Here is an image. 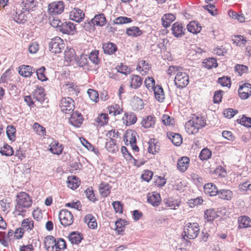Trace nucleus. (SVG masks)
I'll return each mask as SVG.
<instances>
[{
    "label": "nucleus",
    "mask_w": 251,
    "mask_h": 251,
    "mask_svg": "<svg viewBox=\"0 0 251 251\" xmlns=\"http://www.w3.org/2000/svg\"><path fill=\"white\" fill-rule=\"evenodd\" d=\"M17 204L16 210L19 212H24L23 208L31 206L32 200L29 195L25 192H20L16 196Z\"/></svg>",
    "instance_id": "obj_1"
},
{
    "label": "nucleus",
    "mask_w": 251,
    "mask_h": 251,
    "mask_svg": "<svg viewBox=\"0 0 251 251\" xmlns=\"http://www.w3.org/2000/svg\"><path fill=\"white\" fill-rule=\"evenodd\" d=\"M174 81L176 86L177 88H183L187 86L189 83V76L183 71L182 68L181 71L176 73Z\"/></svg>",
    "instance_id": "obj_2"
},
{
    "label": "nucleus",
    "mask_w": 251,
    "mask_h": 251,
    "mask_svg": "<svg viewBox=\"0 0 251 251\" xmlns=\"http://www.w3.org/2000/svg\"><path fill=\"white\" fill-rule=\"evenodd\" d=\"M60 107L62 112L69 114L74 110V101L70 97L62 98L60 103Z\"/></svg>",
    "instance_id": "obj_3"
},
{
    "label": "nucleus",
    "mask_w": 251,
    "mask_h": 251,
    "mask_svg": "<svg viewBox=\"0 0 251 251\" xmlns=\"http://www.w3.org/2000/svg\"><path fill=\"white\" fill-rule=\"evenodd\" d=\"M199 225L197 223H188L184 229L185 235L189 239H195L200 232Z\"/></svg>",
    "instance_id": "obj_4"
},
{
    "label": "nucleus",
    "mask_w": 251,
    "mask_h": 251,
    "mask_svg": "<svg viewBox=\"0 0 251 251\" xmlns=\"http://www.w3.org/2000/svg\"><path fill=\"white\" fill-rule=\"evenodd\" d=\"M59 219L61 224L65 227L70 226L74 221L73 214L67 209H62L59 212Z\"/></svg>",
    "instance_id": "obj_5"
},
{
    "label": "nucleus",
    "mask_w": 251,
    "mask_h": 251,
    "mask_svg": "<svg viewBox=\"0 0 251 251\" xmlns=\"http://www.w3.org/2000/svg\"><path fill=\"white\" fill-rule=\"evenodd\" d=\"M64 48L63 40L59 37H55L51 39L49 43L50 50L54 53H58L61 52Z\"/></svg>",
    "instance_id": "obj_6"
},
{
    "label": "nucleus",
    "mask_w": 251,
    "mask_h": 251,
    "mask_svg": "<svg viewBox=\"0 0 251 251\" xmlns=\"http://www.w3.org/2000/svg\"><path fill=\"white\" fill-rule=\"evenodd\" d=\"M64 10V4L62 1H56L48 5V11L50 15H59Z\"/></svg>",
    "instance_id": "obj_7"
},
{
    "label": "nucleus",
    "mask_w": 251,
    "mask_h": 251,
    "mask_svg": "<svg viewBox=\"0 0 251 251\" xmlns=\"http://www.w3.org/2000/svg\"><path fill=\"white\" fill-rule=\"evenodd\" d=\"M238 95L242 100H246L251 95V84L249 83H239V87L238 90Z\"/></svg>",
    "instance_id": "obj_8"
},
{
    "label": "nucleus",
    "mask_w": 251,
    "mask_h": 251,
    "mask_svg": "<svg viewBox=\"0 0 251 251\" xmlns=\"http://www.w3.org/2000/svg\"><path fill=\"white\" fill-rule=\"evenodd\" d=\"M147 201L152 206H158L161 201L160 195L156 192L149 193L147 195Z\"/></svg>",
    "instance_id": "obj_9"
},
{
    "label": "nucleus",
    "mask_w": 251,
    "mask_h": 251,
    "mask_svg": "<svg viewBox=\"0 0 251 251\" xmlns=\"http://www.w3.org/2000/svg\"><path fill=\"white\" fill-rule=\"evenodd\" d=\"M83 120L82 115L77 112H73L69 118L70 123L75 126L78 127L82 124Z\"/></svg>",
    "instance_id": "obj_10"
},
{
    "label": "nucleus",
    "mask_w": 251,
    "mask_h": 251,
    "mask_svg": "<svg viewBox=\"0 0 251 251\" xmlns=\"http://www.w3.org/2000/svg\"><path fill=\"white\" fill-rule=\"evenodd\" d=\"M172 34L176 37H180L184 34L185 28L181 23L176 22L172 27Z\"/></svg>",
    "instance_id": "obj_11"
},
{
    "label": "nucleus",
    "mask_w": 251,
    "mask_h": 251,
    "mask_svg": "<svg viewBox=\"0 0 251 251\" xmlns=\"http://www.w3.org/2000/svg\"><path fill=\"white\" fill-rule=\"evenodd\" d=\"M70 18L76 22H80L84 18L83 11L78 8H74L70 13Z\"/></svg>",
    "instance_id": "obj_12"
},
{
    "label": "nucleus",
    "mask_w": 251,
    "mask_h": 251,
    "mask_svg": "<svg viewBox=\"0 0 251 251\" xmlns=\"http://www.w3.org/2000/svg\"><path fill=\"white\" fill-rule=\"evenodd\" d=\"M75 25L71 22L62 23L59 30L63 33L70 34L75 30Z\"/></svg>",
    "instance_id": "obj_13"
},
{
    "label": "nucleus",
    "mask_w": 251,
    "mask_h": 251,
    "mask_svg": "<svg viewBox=\"0 0 251 251\" xmlns=\"http://www.w3.org/2000/svg\"><path fill=\"white\" fill-rule=\"evenodd\" d=\"M136 132L135 131L132 130L126 131L124 137V141L126 145L128 146L133 143H136Z\"/></svg>",
    "instance_id": "obj_14"
},
{
    "label": "nucleus",
    "mask_w": 251,
    "mask_h": 251,
    "mask_svg": "<svg viewBox=\"0 0 251 251\" xmlns=\"http://www.w3.org/2000/svg\"><path fill=\"white\" fill-rule=\"evenodd\" d=\"M68 238L72 244L78 245L83 239L82 234L77 231L71 232Z\"/></svg>",
    "instance_id": "obj_15"
},
{
    "label": "nucleus",
    "mask_w": 251,
    "mask_h": 251,
    "mask_svg": "<svg viewBox=\"0 0 251 251\" xmlns=\"http://www.w3.org/2000/svg\"><path fill=\"white\" fill-rule=\"evenodd\" d=\"M189 162L190 160L188 157L186 156L182 157L177 161V167L178 170L181 172H185L189 166Z\"/></svg>",
    "instance_id": "obj_16"
},
{
    "label": "nucleus",
    "mask_w": 251,
    "mask_h": 251,
    "mask_svg": "<svg viewBox=\"0 0 251 251\" xmlns=\"http://www.w3.org/2000/svg\"><path fill=\"white\" fill-rule=\"evenodd\" d=\"M94 25L102 26L106 24V18L103 13L96 15L91 21Z\"/></svg>",
    "instance_id": "obj_17"
},
{
    "label": "nucleus",
    "mask_w": 251,
    "mask_h": 251,
    "mask_svg": "<svg viewBox=\"0 0 251 251\" xmlns=\"http://www.w3.org/2000/svg\"><path fill=\"white\" fill-rule=\"evenodd\" d=\"M63 149L61 144L57 141H53L50 143L49 150L53 154L59 155L62 153Z\"/></svg>",
    "instance_id": "obj_18"
},
{
    "label": "nucleus",
    "mask_w": 251,
    "mask_h": 251,
    "mask_svg": "<svg viewBox=\"0 0 251 251\" xmlns=\"http://www.w3.org/2000/svg\"><path fill=\"white\" fill-rule=\"evenodd\" d=\"M35 69L30 66L22 65L19 67V74L25 77H29L35 72Z\"/></svg>",
    "instance_id": "obj_19"
},
{
    "label": "nucleus",
    "mask_w": 251,
    "mask_h": 251,
    "mask_svg": "<svg viewBox=\"0 0 251 251\" xmlns=\"http://www.w3.org/2000/svg\"><path fill=\"white\" fill-rule=\"evenodd\" d=\"M187 30L189 32L193 34H197L201 30V26L197 21H193L190 22L187 26Z\"/></svg>",
    "instance_id": "obj_20"
},
{
    "label": "nucleus",
    "mask_w": 251,
    "mask_h": 251,
    "mask_svg": "<svg viewBox=\"0 0 251 251\" xmlns=\"http://www.w3.org/2000/svg\"><path fill=\"white\" fill-rule=\"evenodd\" d=\"M43 87H38L33 92L34 98L40 103H42L45 100V92Z\"/></svg>",
    "instance_id": "obj_21"
},
{
    "label": "nucleus",
    "mask_w": 251,
    "mask_h": 251,
    "mask_svg": "<svg viewBox=\"0 0 251 251\" xmlns=\"http://www.w3.org/2000/svg\"><path fill=\"white\" fill-rule=\"evenodd\" d=\"M104 53L108 55H112L117 50L116 45L111 42L104 43L102 45Z\"/></svg>",
    "instance_id": "obj_22"
},
{
    "label": "nucleus",
    "mask_w": 251,
    "mask_h": 251,
    "mask_svg": "<svg viewBox=\"0 0 251 251\" xmlns=\"http://www.w3.org/2000/svg\"><path fill=\"white\" fill-rule=\"evenodd\" d=\"M194 121V120L191 119L185 124V129L189 134H195L199 131L198 127L195 126L196 124Z\"/></svg>",
    "instance_id": "obj_23"
},
{
    "label": "nucleus",
    "mask_w": 251,
    "mask_h": 251,
    "mask_svg": "<svg viewBox=\"0 0 251 251\" xmlns=\"http://www.w3.org/2000/svg\"><path fill=\"white\" fill-rule=\"evenodd\" d=\"M204 189L205 193L209 194L211 196H216L219 192L218 188L212 183L205 184Z\"/></svg>",
    "instance_id": "obj_24"
},
{
    "label": "nucleus",
    "mask_w": 251,
    "mask_h": 251,
    "mask_svg": "<svg viewBox=\"0 0 251 251\" xmlns=\"http://www.w3.org/2000/svg\"><path fill=\"white\" fill-rule=\"evenodd\" d=\"M238 228H246L251 226V220L250 218L246 216L239 217L238 219Z\"/></svg>",
    "instance_id": "obj_25"
},
{
    "label": "nucleus",
    "mask_w": 251,
    "mask_h": 251,
    "mask_svg": "<svg viewBox=\"0 0 251 251\" xmlns=\"http://www.w3.org/2000/svg\"><path fill=\"white\" fill-rule=\"evenodd\" d=\"M153 90L155 99L159 102H163L165 99V95L162 87L157 85Z\"/></svg>",
    "instance_id": "obj_26"
},
{
    "label": "nucleus",
    "mask_w": 251,
    "mask_h": 251,
    "mask_svg": "<svg viewBox=\"0 0 251 251\" xmlns=\"http://www.w3.org/2000/svg\"><path fill=\"white\" fill-rule=\"evenodd\" d=\"M84 221L86 223L88 227L92 229H95L97 227V223L95 218L91 214L86 215L84 218Z\"/></svg>",
    "instance_id": "obj_27"
},
{
    "label": "nucleus",
    "mask_w": 251,
    "mask_h": 251,
    "mask_svg": "<svg viewBox=\"0 0 251 251\" xmlns=\"http://www.w3.org/2000/svg\"><path fill=\"white\" fill-rule=\"evenodd\" d=\"M155 123V118L152 116H148L143 119L141 125L145 128H150L154 126Z\"/></svg>",
    "instance_id": "obj_28"
},
{
    "label": "nucleus",
    "mask_w": 251,
    "mask_h": 251,
    "mask_svg": "<svg viewBox=\"0 0 251 251\" xmlns=\"http://www.w3.org/2000/svg\"><path fill=\"white\" fill-rule=\"evenodd\" d=\"M106 150L111 153H115L118 151V148L116 144V141L112 138H110L109 141L105 143Z\"/></svg>",
    "instance_id": "obj_29"
},
{
    "label": "nucleus",
    "mask_w": 251,
    "mask_h": 251,
    "mask_svg": "<svg viewBox=\"0 0 251 251\" xmlns=\"http://www.w3.org/2000/svg\"><path fill=\"white\" fill-rule=\"evenodd\" d=\"M175 16L172 14H166L162 18L163 26L167 28L170 25L171 23L175 20Z\"/></svg>",
    "instance_id": "obj_30"
},
{
    "label": "nucleus",
    "mask_w": 251,
    "mask_h": 251,
    "mask_svg": "<svg viewBox=\"0 0 251 251\" xmlns=\"http://www.w3.org/2000/svg\"><path fill=\"white\" fill-rule=\"evenodd\" d=\"M67 183L69 188L75 189L79 186L80 181L78 180V178L76 176H72L68 177Z\"/></svg>",
    "instance_id": "obj_31"
},
{
    "label": "nucleus",
    "mask_w": 251,
    "mask_h": 251,
    "mask_svg": "<svg viewBox=\"0 0 251 251\" xmlns=\"http://www.w3.org/2000/svg\"><path fill=\"white\" fill-rule=\"evenodd\" d=\"M167 135L175 145L178 146L182 143V138L180 134L174 133H168Z\"/></svg>",
    "instance_id": "obj_32"
},
{
    "label": "nucleus",
    "mask_w": 251,
    "mask_h": 251,
    "mask_svg": "<svg viewBox=\"0 0 251 251\" xmlns=\"http://www.w3.org/2000/svg\"><path fill=\"white\" fill-rule=\"evenodd\" d=\"M12 18L16 22L19 24L24 23L26 21L25 13L21 10H16L15 14H13Z\"/></svg>",
    "instance_id": "obj_33"
},
{
    "label": "nucleus",
    "mask_w": 251,
    "mask_h": 251,
    "mask_svg": "<svg viewBox=\"0 0 251 251\" xmlns=\"http://www.w3.org/2000/svg\"><path fill=\"white\" fill-rule=\"evenodd\" d=\"M143 79L138 75H132L131 77L130 87L133 89L139 88L142 84Z\"/></svg>",
    "instance_id": "obj_34"
},
{
    "label": "nucleus",
    "mask_w": 251,
    "mask_h": 251,
    "mask_svg": "<svg viewBox=\"0 0 251 251\" xmlns=\"http://www.w3.org/2000/svg\"><path fill=\"white\" fill-rule=\"evenodd\" d=\"M202 66L208 69L216 68L218 66L217 60L213 57L205 59L202 62Z\"/></svg>",
    "instance_id": "obj_35"
},
{
    "label": "nucleus",
    "mask_w": 251,
    "mask_h": 251,
    "mask_svg": "<svg viewBox=\"0 0 251 251\" xmlns=\"http://www.w3.org/2000/svg\"><path fill=\"white\" fill-rule=\"evenodd\" d=\"M123 120L126 122L127 126L132 125L135 124L137 121V118L135 114L133 113H129V114H125Z\"/></svg>",
    "instance_id": "obj_36"
},
{
    "label": "nucleus",
    "mask_w": 251,
    "mask_h": 251,
    "mask_svg": "<svg viewBox=\"0 0 251 251\" xmlns=\"http://www.w3.org/2000/svg\"><path fill=\"white\" fill-rule=\"evenodd\" d=\"M111 187L106 183H101L99 186V191L103 197H107L110 193Z\"/></svg>",
    "instance_id": "obj_37"
},
{
    "label": "nucleus",
    "mask_w": 251,
    "mask_h": 251,
    "mask_svg": "<svg viewBox=\"0 0 251 251\" xmlns=\"http://www.w3.org/2000/svg\"><path fill=\"white\" fill-rule=\"evenodd\" d=\"M36 1L35 0H22L23 9L26 10H33L36 6Z\"/></svg>",
    "instance_id": "obj_38"
},
{
    "label": "nucleus",
    "mask_w": 251,
    "mask_h": 251,
    "mask_svg": "<svg viewBox=\"0 0 251 251\" xmlns=\"http://www.w3.org/2000/svg\"><path fill=\"white\" fill-rule=\"evenodd\" d=\"M217 216L216 211L213 209H208L204 211V219L208 222L213 221Z\"/></svg>",
    "instance_id": "obj_39"
},
{
    "label": "nucleus",
    "mask_w": 251,
    "mask_h": 251,
    "mask_svg": "<svg viewBox=\"0 0 251 251\" xmlns=\"http://www.w3.org/2000/svg\"><path fill=\"white\" fill-rule=\"evenodd\" d=\"M236 122L240 125L247 127H251V118L247 117L245 115L239 116Z\"/></svg>",
    "instance_id": "obj_40"
},
{
    "label": "nucleus",
    "mask_w": 251,
    "mask_h": 251,
    "mask_svg": "<svg viewBox=\"0 0 251 251\" xmlns=\"http://www.w3.org/2000/svg\"><path fill=\"white\" fill-rule=\"evenodd\" d=\"M75 53L73 49H67L64 52V57L66 61L71 62L75 60Z\"/></svg>",
    "instance_id": "obj_41"
},
{
    "label": "nucleus",
    "mask_w": 251,
    "mask_h": 251,
    "mask_svg": "<svg viewBox=\"0 0 251 251\" xmlns=\"http://www.w3.org/2000/svg\"><path fill=\"white\" fill-rule=\"evenodd\" d=\"M218 195L220 198L226 200H230L233 195L232 192L230 190L227 189L221 190Z\"/></svg>",
    "instance_id": "obj_42"
},
{
    "label": "nucleus",
    "mask_w": 251,
    "mask_h": 251,
    "mask_svg": "<svg viewBox=\"0 0 251 251\" xmlns=\"http://www.w3.org/2000/svg\"><path fill=\"white\" fill-rule=\"evenodd\" d=\"M126 33L128 36H137L140 35L142 33V32L139 27L137 26H132L126 29Z\"/></svg>",
    "instance_id": "obj_43"
},
{
    "label": "nucleus",
    "mask_w": 251,
    "mask_h": 251,
    "mask_svg": "<svg viewBox=\"0 0 251 251\" xmlns=\"http://www.w3.org/2000/svg\"><path fill=\"white\" fill-rule=\"evenodd\" d=\"M211 151L209 149L205 148L203 149L201 151L199 157L201 160H206L211 156Z\"/></svg>",
    "instance_id": "obj_44"
},
{
    "label": "nucleus",
    "mask_w": 251,
    "mask_h": 251,
    "mask_svg": "<svg viewBox=\"0 0 251 251\" xmlns=\"http://www.w3.org/2000/svg\"><path fill=\"white\" fill-rule=\"evenodd\" d=\"M44 245L48 250L50 246L53 248L55 245V239L52 236H47L44 240Z\"/></svg>",
    "instance_id": "obj_45"
},
{
    "label": "nucleus",
    "mask_w": 251,
    "mask_h": 251,
    "mask_svg": "<svg viewBox=\"0 0 251 251\" xmlns=\"http://www.w3.org/2000/svg\"><path fill=\"white\" fill-rule=\"evenodd\" d=\"M163 202L166 206L170 207L172 209L179 205V201L174 200L172 198H165L164 199Z\"/></svg>",
    "instance_id": "obj_46"
},
{
    "label": "nucleus",
    "mask_w": 251,
    "mask_h": 251,
    "mask_svg": "<svg viewBox=\"0 0 251 251\" xmlns=\"http://www.w3.org/2000/svg\"><path fill=\"white\" fill-rule=\"evenodd\" d=\"M0 152L3 155L11 156L13 153L12 148L7 144H4L2 148H1Z\"/></svg>",
    "instance_id": "obj_47"
},
{
    "label": "nucleus",
    "mask_w": 251,
    "mask_h": 251,
    "mask_svg": "<svg viewBox=\"0 0 251 251\" xmlns=\"http://www.w3.org/2000/svg\"><path fill=\"white\" fill-rule=\"evenodd\" d=\"M195 123V126L198 127V130L204 127L206 125L205 120L202 117L196 116L192 119Z\"/></svg>",
    "instance_id": "obj_48"
},
{
    "label": "nucleus",
    "mask_w": 251,
    "mask_h": 251,
    "mask_svg": "<svg viewBox=\"0 0 251 251\" xmlns=\"http://www.w3.org/2000/svg\"><path fill=\"white\" fill-rule=\"evenodd\" d=\"M33 224V221L29 219H25L22 222V226L23 229L26 230H31L34 226Z\"/></svg>",
    "instance_id": "obj_49"
},
{
    "label": "nucleus",
    "mask_w": 251,
    "mask_h": 251,
    "mask_svg": "<svg viewBox=\"0 0 251 251\" xmlns=\"http://www.w3.org/2000/svg\"><path fill=\"white\" fill-rule=\"evenodd\" d=\"M46 68L45 67H42L39 69H35V72L36 73L37 78L39 80L42 81H46L47 80V77L44 74Z\"/></svg>",
    "instance_id": "obj_50"
},
{
    "label": "nucleus",
    "mask_w": 251,
    "mask_h": 251,
    "mask_svg": "<svg viewBox=\"0 0 251 251\" xmlns=\"http://www.w3.org/2000/svg\"><path fill=\"white\" fill-rule=\"evenodd\" d=\"M116 69L118 72L126 75H127L131 72L130 68L124 65L123 63H121L119 66H117Z\"/></svg>",
    "instance_id": "obj_51"
},
{
    "label": "nucleus",
    "mask_w": 251,
    "mask_h": 251,
    "mask_svg": "<svg viewBox=\"0 0 251 251\" xmlns=\"http://www.w3.org/2000/svg\"><path fill=\"white\" fill-rule=\"evenodd\" d=\"M99 51L94 50L92 51L89 55V60L94 64L98 65L100 62L98 58Z\"/></svg>",
    "instance_id": "obj_52"
},
{
    "label": "nucleus",
    "mask_w": 251,
    "mask_h": 251,
    "mask_svg": "<svg viewBox=\"0 0 251 251\" xmlns=\"http://www.w3.org/2000/svg\"><path fill=\"white\" fill-rule=\"evenodd\" d=\"M218 81L222 86L230 88L231 86L230 78L227 76L220 77L218 78Z\"/></svg>",
    "instance_id": "obj_53"
},
{
    "label": "nucleus",
    "mask_w": 251,
    "mask_h": 251,
    "mask_svg": "<svg viewBox=\"0 0 251 251\" xmlns=\"http://www.w3.org/2000/svg\"><path fill=\"white\" fill-rule=\"evenodd\" d=\"M33 127L34 131L39 135L44 136L45 135V128L40 125L38 123H35L33 125Z\"/></svg>",
    "instance_id": "obj_54"
},
{
    "label": "nucleus",
    "mask_w": 251,
    "mask_h": 251,
    "mask_svg": "<svg viewBox=\"0 0 251 251\" xmlns=\"http://www.w3.org/2000/svg\"><path fill=\"white\" fill-rule=\"evenodd\" d=\"M87 94L91 100L97 102L99 100V94L97 91L89 89L87 91Z\"/></svg>",
    "instance_id": "obj_55"
},
{
    "label": "nucleus",
    "mask_w": 251,
    "mask_h": 251,
    "mask_svg": "<svg viewBox=\"0 0 251 251\" xmlns=\"http://www.w3.org/2000/svg\"><path fill=\"white\" fill-rule=\"evenodd\" d=\"M16 129L12 126H8L6 129L7 135L11 141H14L15 139Z\"/></svg>",
    "instance_id": "obj_56"
},
{
    "label": "nucleus",
    "mask_w": 251,
    "mask_h": 251,
    "mask_svg": "<svg viewBox=\"0 0 251 251\" xmlns=\"http://www.w3.org/2000/svg\"><path fill=\"white\" fill-rule=\"evenodd\" d=\"M132 22L131 18L126 17H119L117 18L114 21V23L116 25L124 24L129 23Z\"/></svg>",
    "instance_id": "obj_57"
},
{
    "label": "nucleus",
    "mask_w": 251,
    "mask_h": 251,
    "mask_svg": "<svg viewBox=\"0 0 251 251\" xmlns=\"http://www.w3.org/2000/svg\"><path fill=\"white\" fill-rule=\"evenodd\" d=\"M133 106L135 110H141L144 107L143 100L139 98H136L133 101Z\"/></svg>",
    "instance_id": "obj_58"
},
{
    "label": "nucleus",
    "mask_w": 251,
    "mask_h": 251,
    "mask_svg": "<svg viewBox=\"0 0 251 251\" xmlns=\"http://www.w3.org/2000/svg\"><path fill=\"white\" fill-rule=\"evenodd\" d=\"M145 84L146 87L149 90H153L156 87L155 86V80L151 77H149L145 80Z\"/></svg>",
    "instance_id": "obj_59"
},
{
    "label": "nucleus",
    "mask_w": 251,
    "mask_h": 251,
    "mask_svg": "<svg viewBox=\"0 0 251 251\" xmlns=\"http://www.w3.org/2000/svg\"><path fill=\"white\" fill-rule=\"evenodd\" d=\"M122 111V109L120 108V106L118 104H115L114 105L111 106L109 108V114H112L113 116L121 114Z\"/></svg>",
    "instance_id": "obj_60"
},
{
    "label": "nucleus",
    "mask_w": 251,
    "mask_h": 251,
    "mask_svg": "<svg viewBox=\"0 0 251 251\" xmlns=\"http://www.w3.org/2000/svg\"><path fill=\"white\" fill-rule=\"evenodd\" d=\"M154 139H151L149 142L148 151L150 153L154 154L157 152L159 149L158 146L154 143Z\"/></svg>",
    "instance_id": "obj_61"
},
{
    "label": "nucleus",
    "mask_w": 251,
    "mask_h": 251,
    "mask_svg": "<svg viewBox=\"0 0 251 251\" xmlns=\"http://www.w3.org/2000/svg\"><path fill=\"white\" fill-rule=\"evenodd\" d=\"M87 55L85 54L81 55L79 57H78L76 60L77 64L80 67H84L87 63Z\"/></svg>",
    "instance_id": "obj_62"
},
{
    "label": "nucleus",
    "mask_w": 251,
    "mask_h": 251,
    "mask_svg": "<svg viewBox=\"0 0 251 251\" xmlns=\"http://www.w3.org/2000/svg\"><path fill=\"white\" fill-rule=\"evenodd\" d=\"M153 172L149 171L146 170L144 173L141 175V178L147 182H149L153 176Z\"/></svg>",
    "instance_id": "obj_63"
},
{
    "label": "nucleus",
    "mask_w": 251,
    "mask_h": 251,
    "mask_svg": "<svg viewBox=\"0 0 251 251\" xmlns=\"http://www.w3.org/2000/svg\"><path fill=\"white\" fill-rule=\"evenodd\" d=\"M54 246L58 250H64L67 247L65 241L62 238H59L57 242L55 240V245Z\"/></svg>",
    "instance_id": "obj_64"
}]
</instances>
